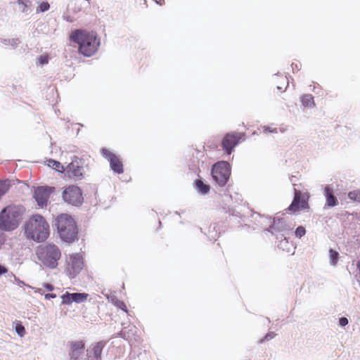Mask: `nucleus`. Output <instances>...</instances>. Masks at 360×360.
Masks as SVG:
<instances>
[{"mask_svg": "<svg viewBox=\"0 0 360 360\" xmlns=\"http://www.w3.org/2000/svg\"><path fill=\"white\" fill-rule=\"evenodd\" d=\"M65 174L71 179H80L83 174V168L77 161H72L65 170Z\"/></svg>", "mask_w": 360, "mask_h": 360, "instance_id": "15", "label": "nucleus"}, {"mask_svg": "<svg viewBox=\"0 0 360 360\" xmlns=\"http://www.w3.org/2000/svg\"><path fill=\"white\" fill-rule=\"evenodd\" d=\"M70 358L71 360H78L80 355L84 352V344L82 341L72 342Z\"/></svg>", "mask_w": 360, "mask_h": 360, "instance_id": "17", "label": "nucleus"}, {"mask_svg": "<svg viewBox=\"0 0 360 360\" xmlns=\"http://www.w3.org/2000/svg\"><path fill=\"white\" fill-rule=\"evenodd\" d=\"M9 189V184L6 181H0V198L4 195Z\"/></svg>", "mask_w": 360, "mask_h": 360, "instance_id": "29", "label": "nucleus"}, {"mask_svg": "<svg viewBox=\"0 0 360 360\" xmlns=\"http://www.w3.org/2000/svg\"><path fill=\"white\" fill-rule=\"evenodd\" d=\"M83 266L82 256L79 254H72L66 259L65 271L70 278H74L80 272Z\"/></svg>", "mask_w": 360, "mask_h": 360, "instance_id": "7", "label": "nucleus"}, {"mask_svg": "<svg viewBox=\"0 0 360 360\" xmlns=\"http://www.w3.org/2000/svg\"><path fill=\"white\" fill-rule=\"evenodd\" d=\"M63 198L65 202L75 206L80 205L83 202L81 190L75 186H70L63 192Z\"/></svg>", "mask_w": 360, "mask_h": 360, "instance_id": "8", "label": "nucleus"}, {"mask_svg": "<svg viewBox=\"0 0 360 360\" xmlns=\"http://www.w3.org/2000/svg\"><path fill=\"white\" fill-rule=\"evenodd\" d=\"M22 212L19 207L8 206L0 213V229L11 231L16 229L21 219Z\"/></svg>", "mask_w": 360, "mask_h": 360, "instance_id": "4", "label": "nucleus"}, {"mask_svg": "<svg viewBox=\"0 0 360 360\" xmlns=\"http://www.w3.org/2000/svg\"><path fill=\"white\" fill-rule=\"evenodd\" d=\"M348 198L352 200L360 202V190L350 191L348 193Z\"/></svg>", "mask_w": 360, "mask_h": 360, "instance_id": "27", "label": "nucleus"}, {"mask_svg": "<svg viewBox=\"0 0 360 360\" xmlns=\"http://www.w3.org/2000/svg\"><path fill=\"white\" fill-rule=\"evenodd\" d=\"M70 39L78 44L79 52L84 56H90V34L83 30H76L70 34Z\"/></svg>", "mask_w": 360, "mask_h": 360, "instance_id": "5", "label": "nucleus"}, {"mask_svg": "<svg viewBox=\"0 0 360 360\" xmlns=\"http://www.w3.org/2000/svg\"><path fill=\"white\" fill-rule=\"evenodd\" d=\"M357 269L359 270L360 272V260L356 264Z\"/></svg>", "mask_w": 360, "mask_h": 360, "instance_id": "40", "label": "nucleus"}, {"mask_svg": "<svg viewBox=\"0 0 360 360\" xmlns=\"http://www.w3.org/2000/svg\"><path fill=\"white\" fill-rule=\"evenodd\" d=\"M107 344L106 341L101 340L96 342L91 349V360H102L101 353Z\"/></svg>", "mask_w": 360, "mask_h": 360, "instance_id": "18", "label": "nucleus"}, {"mask_svg": "<svg viewBox=\"0 0 360 360\" xmlns=\"http://www.w3.org/2000/svg\"><path fill=\"white\" fill-rule=\"evenodd\" d=\"M295 195L292 203L288 207V210L296 212L300 209L304 210L308 207L307 199L300 191L294 188Z\"/></svg>", "mask_w": 360, "mask_h": 360, "instance_id": "12", "label": "nucleus"}, {"mask_svg": "<svg viewBox=\"0 0 360 360\" xmlns=\"http://www.w3.org/2000/svg\"><path fill=\"white\" fill-rule=\"evenodd\" d=\"M60 238L68 243L74 241L77 236V229L73 218L68 214H61L56 219Z\"/></svg>", "mask_w": 360, "mask_h": 360, "instance_id": "3", "label": "nucleus"}, {"mask_svg": "<svg viewBox=\"0 0 360 360\" xmlns=\"http://www.w3.org/2000/svg\"><path fill=\"white\" fill-rule=\"evenodd\" d=\"M37 259L46 267L55 269L61 257L59 248L53 243L39 245L36 249Z\"/></svg>", "mask_w": 360, "mask_h": 360, "instance_id": "2", "label": "nucleus"}, {"mask_svg": "<svg viewBox=\"0 0 360 360\" xmlns=\"http://www.w3.org/2000/svg\"><path fill=\"white\" fill-rule=\"evenodd\" d=\"M54 188L49 186H39L34 190V198L39 206L44 207L46 206L51 193Z\"/></svg>", "mask_w": 360, "mask_h": 360, "instance_id": "10", "label": "nucleus"}, {"mask_svg": "<svg viewBox=\"0 0 360 360\" xmlns=\"http://www.w3.org/2000/svg\"><path fill=\"white\" fill-rule=\"evenodd\" d=\"M1 43L5 46H15L19 43L18 39H1Z\"/></svg>", "mask_w": 360, "mask_h": 360, "instance_id": "26", "label": "nucleus"}, {"mask_svg": "<svg viewBox=\"0 0 360 360\" xmlns=\"http://www.w3.org/2000/svg\"><path fill=\"white\" fill-rule=\"evenodd\" d=\"M7 271L6 269L4 266H0V276Z\"/></svg>", "mask_w": 360, "mask_h": 360, "instance_id": "37", "label": "nucleus"}, {"mask_svg": "<svg viewBox=\"0 0 360 360\" xmlns=\"http://www.w3.org/2000/svg\"><path fill=\"white\" fill-rule=\"evenodd\" d=\"M19 5V9L22 13H27L29 8L31 6V2L30 1L25 0H18V1Z\"/></svg>", "mask_w": 360, "mask_h": 360, "instance_id": "24", "label": "nucleus"}, {"mask_svg": "<svg viewBox=\"0 0 360 360\" xmlns=\"http://www.w3.org/2000/svg\"><path fill=\"white\" fill-rule=\"evenodd\" d=\"M265 131H269V132H275V133H276V132H277V129H269V127H266V128L265 129Z\"/></svg>", "mask_w": 360, "mask_h": 360, "instance_id": "39", "label": "nucleus"}, {"mask_svg": "<svg viewBox=\"0 0 360 360\" xmlns=\"http://www.w3.org/2000/svg\"><path fill=\"white\" fill-rule=\"evenodd\" d=\"M15 330L16 333L21 338L23 337L25 334V327L22 325L20 322L16 324Z\"/></svg>", "mask_w": 360, "mask_h": 360, "instance_id": "28", "label": "nucleus"}, {"mask_svg": "<svg viewBox=\"0 0 360 360\" xmlns=\"http://www.w3.org/2000/svg\"><path fill=\"white\" fill-rule=\"evenodd\" d=\"M329 257L330 265L335 266L338 263L339 259V253L336 250H334L332 248H330L329 250Z\"/></svg>", "mask_w": 360, "mask_h": 360, "instance_id": "25", "label": "nucleus"}, {"mask_svg": "<svg viewBox=\"0 0 360 360\" xmlns=\"http://www.w3.org/2000/svg\"><path fill=\"white\" fill-rule=\"evenodd\" d=\"M108 299L117 308L122 309V311H124L125 312H127V307L123 301L118 300L115 296H111L110 297H108Z\"/></svg>", "mask_w": 360, "mask_h": 360, "instance_id": "21", "label": "nucleus"}, {"mask_svg": "<svg viewBox=\"0 0 360 360\" xmlns=\"http://www.w3.org/2000/svg\"><path fill=\"white\" fill-rule=\"evenodd\" d=\"M100 45V38H98L96 34L91 31V56L97 51Z\"/></svg>", "mask_w": 360, "mask_h": 360, "instance_id": "20", "label": "nucleus"}, {"mask_svg": "<svg viewBox=\"0 0 360 360\" xmlns=\"http://www.w3.org/2000/svg\"><path fill=\"white\" fill-rule=\"evenodd\" d=\"M339 324L341 326H345L348 324V319L346 317H341L339 319Z\"/></svg>", "mask_w": 360, "mask_h": 360, "instance_id": "34", "label": "nucleus"}, {"mask_svg": "<svg viewBox=\"0 0 360 360\" xmlns=\"http://www.w3.org/2000/svg\"><path fill=\"white\" fill-rule=\"evenodd\" d=\"M211 174L214 181L219 186H224L231 175L230 165L225 161L218 162L213 165Z\"/></svg>", "mask_w": 360, "mask_h": 360, "instance_id": "6", "label": "nucleus"}, {"mask_svg": "<svg viewBox=\"0 0 360 360\" xmlns=\"http://www.w3.org/2000/svg\"><path fill=\"white\" fill-rule=\"evenodd\" d=\"M50 8L48 2H42L37 9V12H45Z\"/></svg>", "mask_w": 360, "mask_h": 360, "instance_id": "30", "label": "nucleus"}, {"mask_svg": "<svg viewBox=\"0 0 360 360\" xmlns=\"http://www.w3.org/2000/svg\"><path fill=\"white\" fill-rule=\"evenodd\" d=\"M56 297V295L53 294V293H49V294L45 295V298L46 300H50L51 298H55Z\"/></svg>", "mask_w": 360, "mask_h": 360, "instance_id": "35", "label": "nucleus"}, {"mask_svg": "<svg viewBox=\"0 0 360 360\" xmlns=\"http://www.w3.org/2000/svg\"><path fill=\"white\" fill-rule=\"evenodd\" d=\"M195 186L198 191L202 195H206L210 192V186L207 184H205L201 179L195 180Z\"/></svg>", "mask_w": 360, "mask_h": 360, "instance_id": "19", "label": "nucleus"}, {"mask_svg": "<svg viewBox=\"0 0 360 360\" xmlns=\"http://www.w3.org/2000/svg\"><path fill=\"white\" fill-rule=\"evenodd\" d=\"M276 335V334L274 332H269L262 339H261L259 341V343L262 344V343L264 342L265 341L270 340L273 339Z\"/></svg>", "mask_w": 360, "mask_h": 360, "instance_id": "31", "label": "nucleus"}, {"mask_svg": "<svg viewBox=\"0 0 360 360\" xmlns=\"http://www.w3.org/2000/svg\"><path fill=\"white\" fill-rule=\"evenodd\" d=\"M290 229V226L286 224L284 219L280 218H274V222L271 226H270L268 231L271 232L272 234H276V233H281V236H284V233Z\"/></svg>", "mask_w": 360, "mask_h": 360, "instance_id": "14", "label": "nucleus"}, {"mask_svg": "<svg viewBox=\"0 0 360 360\" xmlns=\"http://www.w3.org/2000/svg\"><path fill=\"white\" fill-rule=\"evenodd\" d=\"M324 195L326 200L325 207H333L338 204V198L335 195L333 188L331 186L327 185L325 186Z\"/></svg>", "mask_w": 360, "mask_h": 360, "instance_id": "16", "label": "nucleus"}, {"mask_svg": "<svg viewBox=\"0 0 360 360\" xmlns=\"http://www.w3.org/2000/svg\"><path fill=\"white\" fill-rule=\"evenodd\" d=\"M25 235L27 239L43 242L49 236V224L41 215L34 214L25 224Z\"/></svg>", "mask_w": 360, "mask_h": 360, "instance_id": "1", "label": "nucleus"}, {"mask_svg": "<svg viewBox=\"0 0 360 360\" xmlns=\"http://www.w3.org/2000/svg\"><path fill=\"white\" fill-rule=\"evenodd\" d=\"M39 62L41 65H45L49 63V56H41L39 58Z\"/></svg>", "mask_w": 360, "mask_h": 360, "instance_id": "33", "label": "nucleus"}, {"mask_svg": "<svg viewBox=\"0 0 360 360\" xmlns=\"http://www.w3.org/2000/svg\"><path fill=\"white\" fill-rule=\"evenodd\" d=\"M48 166L59 172H65L63 166L58 161L54 160H49L48 161Z\"/></svg>", "mask_w": 360, "mask_h": 360, "instance_id": "23", "label": "nucleus"}, {"mask_svg": "<svg viewBox=\"0 0 360 360\" xmlns=\"http://www.w3.org/2000/svg\"><path fill=\"white\" fill-rule=\"evenodd\" d=\"M302 103L304 107L314 106V97L311 94H304L302 97Z\"/></svg>", "mask_w": 360, "mask_h": 360, "instance_id": "22", "label": "nucleus"}, {"mask_svg": "<svg viewBox=\"0 0 360 360\" xmlns=\"http://www.w3.org/2000/svg\"><path fill=\"white\" fill-rule=\"evenodd\" d=\"M15 281H17V284L19 285V286H23L25 285V283L20 280H19L18 278H15Z\"/></svg>", "mask_w": 360, "mask_h": 360, "instance_id": "38", "label": "nucleus"}, {"mask_svg": "<svg viewBox=\"0 0 360 360\" xmlns=\"http://www.w3.org/2000/svg\"><path fill=\"white\" fill-rule=\"evenodd\" d=\"M102 155L108 159L111 169L117 174L123 173V165L118 156L113 154L106 148L101 149Z\"/></svg>", "mask_w": 360, "mask_h": 360, "instance_id": "11", "label": "nucleus"}, {"mask_svg": "<svg viewBox=\"0 0 360 360\" xmlns=\"http://www.w3.org/2000/svg\"><path fill=\"white\" fill-rule=\"evenodd\" d=\"M89 294L87 293H69L67 292L61 295L62 304L70 305L72 302L82 303L87 300Z\"/></svg>", "mask_w": 360, "mask_h": 360, "instance_id": "13", "label": "nucleus"}, {"mask_svg": "<svg viewBox=\"0 0 360 360\" xmlns=\"http://www.w3.org/2000/svg\"><path fill=\"white\" fill-rule=\"evenodd\" d=\"M306 233L304 227L300 226L295 230V236L297 238H302Z\"/></svg>", "mask_w": 360, "mask_h": 360, "instance_id": "32", "label": "nucleus"}, {"mask_svg": "<svg viewBox=\"0 0 360 360\" xmlns=\"http://www.w3.org/2000/svg\"><path fill=\"white\" fill-rule=\"evenodd\" d=\"M244 136L243 133L231 132L226 134L222 140V148L228 155H230L233 148L238 145Z\"/></svg>", "mask_w": 360, "mask_h": 360, "instance_id": "9", "label": "nucleus"}, {"mask_svg": "<svg viewBox=\"0 0 360 360\" xmlns=\"http://www.w3.org/2000/svg\"><path fill=\"white\" fill-rule=\"evenodd\" d=\"M44 287L49 291H51L53 290V287L52 285L49 284V283H45L44 284Z\"/></svg>", "mask_w": 360, "mask_h": 360, "instance_id": "36", "label": "nucleus"}]
</instances>
